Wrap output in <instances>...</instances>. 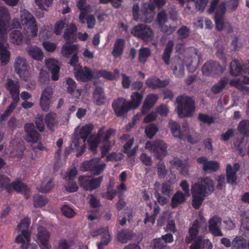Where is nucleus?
I'll use <instances>...</instances> for the list:
<instances>
[{"label":"nucleus","instance_id":"55","mask_svg":"<svg viewBox=\"0 0 249 249\" xmlns=\"http://www.w3.org/2000/svg\"><path fill=\"white\" fill-rule=\"evenodd\" d=\"M150 49L146 47L141 48L139 52V60L141 63H144L151 55Z\"/></svg>","mask_w":249,"mask_h":249},{"label":"nucleus","instance_id":"44","mask_svg":"<svg viewBox=\"0 0 249 249\" xmlns=\"http://www.w3.org/2000/svg\"><path fill=\"white\" fill-rule=\"evenodd\" d=\"M21 21L22 24L30 25L34 24L36 21L34 16L27 10L24 9L20 11Z\"/></svg>","mask_w":249,"mask_h":249},{"label":"nucleus","instance_id":"8","mask_svg":"<svg viewBox=\"0 0 249 249\" xmlns=\"http://www.w3.org/2000/svg\"><path fill=\"white\" fill-rule=\"evenodd\" d=\"M131 33L135 36L145 41L152 39L153 35L151 28L145 24H140L134 26Z\"/></svg>","mask_w":249,"mask_h":249},{"label":"nucleus","instance_id":"22","mask_svg":"<svg viewBox=\"0 0 249 249\" xmlns=\"http://www.w3.org/2000/svg\"><path fill=\"white\" fill-rule=\"evenodd\" d=\"M171 68L173 73L178 77H182L184 74V67L182 59L178 56L173 58Z\"/></svg>","mask_w":249,"mask_h":249},{"label":"nucleus","instance_id":"3","mask_svg":"<svg viewBox=\"0 0 249 249\" xmlns=\"http://www.w3.org/2000/svg\"><path fill=\"white\" fill-rule=\"evenodd\" d=\"M177 112L180 118L189 117L193 115L196 110L193 98L186 94L178 96L176 98Z\"/></svg>","mask_w":249,"mask_h":249},{"label":"nucleus","instance_id":"38","mask_svg":"<svg viewBox=\"0 0 249 249\" xmlns=\"http://www.w3.org/2000/svg\"><path fill=\"white\" fill-rule=\"evenodd\" d=\"M56 118V114L53 112H50L46 115L45 122L50 130H53L54 127H57L58 122Z\"/></svg>","mask_w":249,"mask_h":249},{"label":"nucleus","instance_id":"59","mask_svg":"<svg viewBox=\"0 0 249 249\" xmlns=\"http://www.w3.org/2000/svg\"><path fill=\"white\" fill-rule=\"evenodd\" d=\"M231 85L236 87L238 89L243 92L244 94H249V87L246 86L243 84H240V81L238 80H232L230 82Z\"/></svg>","mask_w":249,"mask_h":249},{"label":"nucleus","instance_id":"25","mask_svg":"<svg viewBox=\"0 0 249 249\" xmlns=\"http://www.w3.org/2000/svg\"><path fill=\"white\" fill-rule=\"evenodd\" d=\"M76 30L77 28L74 24L71 23L67 25L63 35V37L66 41L65 44H71L74 42L76 38L74 33Z\"/></svg>","mask_w":249,"mask_h":249},{"label":"nucleus","instance_id":"18","mask_svg":"<svg viewBox=\"0 0 249 249\" xmlns=\"http://www.w3.org/2000/svg\"><path fill=\"white\" fill-rule=\"evenodd\" d=\"M74 74L76 79L83 82L91 80L96 72L95 70H92L87 67L79 69L74 68Z\"/></svg>","mask_w":249,"mask_h":249},{"label":"nucleus","instance_id":"2","mask_svg":"<svg viewBox=\"0 0 249 249\" xmlns=\"http://www.w3.org/2000/svg\"><path fill=\"white\" fill-rule=\"evenodd\" d=\"M93 128V125L91 124H88L83 126L80 130L79 136L83 142L87 140L90 150L95 155L97 152V148L100 142V137L103 134L105 128H100L96 135H91Z\"/></svg>","mask_w":249,"mask_h":249},{"label":"nucleus","instance_id":"34","mask_svg":"<svg viewBox=\"0 0 249 249\" xmlns=\"http://www.w3.org/2000/svg\"><path fill=\"white\" fill-rule=\"evenodd\" d=\"M135 236L133 231L128 229H123L118 232L117 238L122 244H125Z\"/></svg>","mask_w":249,"mask_h":249},{"label":"nucleus","instance_id":"52","mask_svg":"<svg viewBox=\"0 0 249 249\" xmlns=\"http://www.w3.org/2000/svg\"><path fill=\"white\" fill-rule=\"evenodd\" d=\"M228 82V77H223L219 82L212 87L211 89L212 91L214 94H217L221 92L225 88Z\"/></svg>","mask_w":249,"mask_h":249},{"label":"nucleus","instance_id":"46","mask_svg":"<svg viewBox=\"0 0 249 249\" xmlns=\"http://www.w3.org/2000/svg\"><path fill=\"white\" fill-rule=\"evenodd\" d=\"M237 130L240 134L245 137H249V120L240 121L237 125Z\"/></svg>","mask_w":249,"mask_h":249},{"label":"nucleus","instance_id":"39","mask_svg":"<svg viewBox=\"0 0 249 249\" xmlns=\"http://www.w3.org/2000/svg\"><path fill=\"white\" fill-rule=\"evenodd\" d=\"M106 166V163H101L100 159L94 158L93 168L90 173L94 176L100 175L103 172Z\"/></svg>","mask_w":249,"mask_h":249},{"label":"nucleus","instance_id":"56","mask_svg":"<svg viewBox=\"0 0 249 249\" xmlns=\"http://www.w3.org/2000/svg\"><path fill=\"white\" fill-rule=\"evenodd\" d=\"M174 190V187L172 184L168 182L162 183L160 191L161 193L164 196L169 197L172 195Z\"/></svg>","mask_w":249,"mask_h":249},{"label":"nucleus","instance_id":"19","mask_svg":"<svg viewBox=\"0 0 249 249\" xmlns=\"http://www.w3.org/2000/svg\"><path fill=\"white\" fill-rule=\"evenodd\" d=\"M219 0H212L208 9L209 13H212L215 10V19L222 18V17L225 14L226 10V2H221L217 7Z\"/></svg>","mask_w":249,"mask_h":249},{"label":"nucleus","instance_id":"14","mask_svg":"<svg viewBox=\"0 0 249 249\" xmlns=\"http://www.w3.org/2000/svg\"><path fill=\"white\" fill-rule=\"evenodd\" d=\"M198 163L202 164V169L207 174L216 172L219 169V163L215 160H209L205 157H201L197 159Z\"/></svg>","mask_w":249,"mask_h":249},{"label":"nucleus","instance_id":"11","mask_svg":"<svg viewBox=\"0 0 249 249\" xmlns=\"http://www.w3.org/2000/svg\"><path fill=\"white\" fill-rule=\"evenodd\" d=\"M192 54L191 56L186 57L185 62L188 70L191 71H195L199 63H202L201 54L195 48L191 47L190 49Z\"/></svg>","mask_w":249,"mask_h":249},{"label":"nucleus","instance_id":"36","mask_svg":"<svg viewBox=\"0 0 249 249\" xmlns=\"http://www.w3.org/2000/svg\"><path fill=\"white\" fill-rule=\"evenodd\" d=\"M169 125L171 133L174 137L179 139L184 138V134L181 132L180 124L178 123L173 120H170Z\"/></svg>","mask_w":249,"mask_h":249},{"label":"nucleus","instance_id":"27","mask_svg":"<svg viewBox=\"0 0 249 249\" xmlns=\"http://www.w3.org/2000/svg\"><path fill=\"white\" fill-rule=\"evenodd\" d=\"M158 100V96L156 94H149L145 98L142 108L143 114H146L156 104Z\"/></svg>","mask_w":249,"mask_h":249},{"label":"nucleus","instance_id":"23","mask_svg":"<svg viewBox=\"0 0 249 249\" xmlns=\"http://www.w3.org/2000/svg\"><path fill=\"white\" fill-rule=\"evenodd\" d=\"M45 64L52 73V79L56 81L59 79V71L60 68L58 65V61L53 58H48L45 60Z\"/></svg>","mask_w":249,"mask_h":249},{"label":"nucleus","instance_id":"63","mask_svg":"<svg viewBox=\"0 0 249 249\" xmlns=\"http://www.w3.org/2000/svg\"><path fill=\"white\" fill-rule=\"evenodd\" d=\"M61 212L65 216L69 218H72L76 214L74 211L67 205H65L62 207Z\"/></svg>","mask_w":249,"mask_h":249},{"label":"nucleus","instance_id":"42","mask_svg":"<svg viewBox=\"0 0 249 249\" xmlns=\"http://www.w3.org/2000/svg\"><path fill=\"white\" fill-rule=\"evenodd\" d=\"M54 186L53 182L52 179L50 178H45L42 181L40 185L37 187L38 191L42 193H47L50 191Z\"/></svg>","mask_w":249,"mask_h":249},{"label":"nucleus","instance_id":"31","mask_svg":"<svg viewBox=\"0 0 249 249\" xmlns=\"http://www.w3.org/2000/svg\"><path fill=\"white\" fill-rule=\"evenodd\" d=\"M7 36L3 39L0 38V59L3 64L7 63L9 59L10 53L7 50L8 44L5 42Z\"/></svg>","mask_w":249,"mask_h":249},{"label":"nucleus","instance_id":"24","mask_svg":"<svg viewBox=\"0 0 249 249\" xmlns=\"http://www.w3.org/2000/svg\"><path fill=\"white\" fill-rule=\"evenodd\" d=\"M6 190L10 192L15 190L18 192L23 194L26 198L29 197V189L28 187L20 181H14L7 186Z\"/></svg>","mask_w":249,"mask_h":249},{"label":"nucleus","instance_id":"33","mask_svg":"<svg viewBox=\"0 0 249 249\" xmlns=\"http://www.w3.org/2000/svg\"><path fill=\"white\" fill-rule=\"evenodd\" d=\"M145 83L148 87L155 89L167 86L169 84V81L161 80L157 77H150L146 80Z\"/></svg>","mask_w":249,"mask_h":249},{"label":"nucleus","instance_id":"58","mask_svg":"<svg viewBox=\"0 0 249 249\" xmlns=\"http://www.w3.org/2000/svg\"><path fill=\"white\" fill-rule=\"evenodd\" d=\"M154 194L157 200L156 203L158 202L160 205L163 206L169 202V197L160 193L158 189H155Z\"/></svg>","mask_w":249,"mask_h":249},{"label":"nucleus","instance_id":"47","mask_svg":"<svg viewBox=\"0 0 249 249\" xmlns=\"http://www.w3.org/2000/svg\"><path fill=\"white\" fill-rule=\"evenodd\" d=\"M9 37L11 42L15 45H19L22 43L23 36L19 30H15L12 31Z\"/></svg>","mask_w":249,"mask_h":249},{"label":"nucleus","instance_id":"6","mask_svg":"<svg viewBox=\"0 0 249 249\" xmlns=\"http://www.w3.org/2000/svg\"><path fill=\"white\" fill-rule=\"evenodd\" d=\"M168 21L167 14L165 10H162L157 15L156 21L157 22L160 31L167 35L173 34L177 29V25L171 24L169 25L166 23Z\"/></svg>","mask_w":249,"mask_h":249},{"label":"nucleus","instance_id":"10","mask_svg":"<svg viewBox=\"0 0 249 249\" xmlns=\"http://www.w3.org/2000/svg\"><path fill=\"white\" fill-rule=\"evenodd\" d=\"M128 101L123 98H118L113 101L112 107L117 117L124 116L131 109Z\"/></svg>","mask_w":249,"mask_h":249},{"label":"nucleus","instance_id":"64","mask_svg":"<svg viewBox=\"0 0 249 249\" xmlns=\"http://www.w3.org/2000/svg\"><path fill=\"white\" fill-rule=\"evenodd\" d=\"M94 162V159L83 162L80 166L81 170L83 171H89L91 173Z\"/></svg>","mask_w":249,"mask_h":249},{"label":"nucleus","instance_id":"57","mask_svg":"<svg viewBox=\"0 0 249 249\" xmlns=\"http://www.w3.org/2000/svg\"><path fill=\"white\" fill-rule=\"evenodd\" d=\"M48 202V199L45 196L36 195L34 196V205L35 207H41Z\"/></svg>","mask_w":249,"mask_h":249},{"label":"nucleus","instance_id":"62","mask_svg":"<svg viewBox=\"0 0 249 249\" xmlns=\"http://www.w3.org/2000/svg\"><path fill=\"white\" fill-rule=\"evenodd\" d=\"M77 8L80 12H91L90 6L87 3L86 0H78L76 3Z\"/></svg>","mask_w":249,"mask_h":249},{"label":"nucleus","instance_id":"5","mask_svg":"<svg viewBox=\"0 0 249 249\" xmlns=\"http://www.w3.org/2000/svg\"><path fill=\"white\" fill-rule=\"evenodd\" d=\"M29 224V219L25 218L21 221L17 227V229L21 231V234L17 236L16 241L17 243L22 244V249H27L28 245L30 242V233L27 231Z\"/></svg>","mask_w":249,"mask_h":249},{"label":"nucleus","instance_id":"16","mask_svg":"<svg viewBox=\"0 0 249 249\" xmlns=\"http://www.w3.org/2000/svg\"><path fill=\"white\" fill-rule=\"evenodd\" d=\"M155 6L152 3H144L141 9V20L148 23L152 22L155 15Z\"/></svg>","mask_w":249,"mask_h":249},{"label":"nucleus","instance_id":"7","mask_svg":"<svg viewBox=\"0 0 249 249\" xmlns=\"http://www.w3.org/2000/svg\"><path fill=\"white\" fill-rule=\"evenodd\" d=\"M79 185L85 191H92L98 188L103 180V177L90 178L89 176H80L78 178Z\"/></svg>","mask_w":249,"mask_h":249},{"label":"nucleus","instance_id":"50","mask_svg":"<svg viewBox=\"0 0 249 249\" xmlns=\"http://www.w3.org/2000/svg\"><path fill=\"white\" fill-rule=\"evenodd\" d=\"M216 28L219 31H225L227 33H231L232 29L228 22H225L222 18L215 19Z\"/></svg>","mask_w":249,"mask_h":249},{"label":"nucleus","instance_id":"28","mask_svg":"<svg viewBox=\"0 0 249 249\" xmlns=\"http://www.w3.org/2000/svg\"><path fill=\"white\" fill-rule=\"evenodd\" d=\"M37 238L40 243L42 249H47V245L50 234L44 227H39L37 230Z\"/></svg>","mask_w":249,"mask_h":249},{"label":"nucleus","instance_id":"37","mask_svg":"<svg viewBox=\"0 0 249 249\" xmlns=\"http://www.w3.org/2000/svg\"><path fill=\"white\" fill-rule=\"evenodd\" d=\"M125 44L123 39L118 38L114 43L112 54L116 58L120 57L123 53Z\"/></svg>","mask_w":249,"mask_h":249},{"label":"nucleus","instance_id":"13","mask_svg":"<svg viewBox=\"0 0 249 249\" xmlns=\"http://www.w3.org/2000/svg\"><path fill=\"white\" fill-rule=\"evenodd\" d=\"M202 71L204 75L214 76L222 73L223 69L218 62L212 60L204 64Z\"/></svg>","mask_w":249,"mask_h":249},{"label":"nucleus","instance_id":"49","mask_svg":"<svg viewBox=\"0 0 249 249\" xmlns=\"http://www.w3.org/2000/svg\"><path fill=\"white\" fill-rule=\"evenodd\" d=\"M246 241L242 236L235 237L231 242V249H246Z\"/></svg>","mask_w":249,"mask_h":249},{"label":"nucleus","instance_id":"48","mask_svg":"<svg viewBox=\"0 0 249 249\" xmlns=\"http://www.w3.org/2000/svg\"><path fill=\"white\" fill-rule=\"evenodd\" d=\"M103 234L102 237L101 242L104 243V245L107 246L111 241V237L109 234L107 227L100 228L95 231V235Z\"/></svg>","mask_w":249,"mask_h":249},{"label":"nucleus","instance_id":"15","mask_svg":"<svg viewBox=\"0 0 249 249\" xmlns=\"http://www.w3.org/2000/svg\"><path fill=\"white\" fill-rule=\"evenodd\" d=\"M24 129L26 133L24 139L28 142L36 143L39 141L40 138V134L35 129V125L33 124H26L24 125Z\"/></svg>","mask_w":249,"mask_h":249},{"label":"nucleus","instance_id":"60","mask_svg":"<svg viewBox=\"0 0 249 249\" xmlns=\"http://www.w3.org/2000/svg\"><path fill=\"white\" fill-rule=\"evenodd\" d=\"M18 101H13L8 107L4 112L0 115V122L5 120L8 116L13 111L17 106V103Z\"/></svg>","mask_w":249,"mask_h":249},{"label":"nucleus","instance_id":"20","mask_svg":"<svg viewBox=\"0 0 249 249\" xmlns=\"http://www.w3.org/2000/svg\"><path fill=\"white\" fill-rule=\"evenodd\" d=\"M25 51L29 57L36 61H42L44 53L41 49L36 45L27 44Z\"/></svg>","mask_w":249,"mask_h":249},{"label":"nucleus","instance_id":"29","mask_svg":"<svg viewBox=\"0 0 249 249\" xmlns=\"http://www.w3.org/2000/svg\"><path fill=\"white\" fill-rule=\"evenodd\" d=\"M93 102L97 106H101L107 102L104 89L100 87H96L93 93Z\"/></svg>","mask_w":249,"mask_h":249},{"label":"nucleus","instance_id":"17","mask_svg":"<svg viewBox=\"0 0 249 249\" xmlns=\"http://www.w3.org/2000/svg\"><path fill=\"white\" fill-rule=\"evenodd\" d=\"M28 67L27 61L25 58L20 56L16 57L15 62V71L20 77L25 81L26 80L27 77V70Z\"/></svg>","mask_w":249,"mask_h":249},{"label":"nucleus","instance_id":"26","mask_svg":"<svg viewBox=\"0 0 249 249\" xmlns=\"http://www.w3.org/2000/svg\"><path fill=\"white\" fill-rule=\"evenodd\" d=\"M209 230L214 236H223V233L220 230L221 219L218 217H213L209 220Z\"/></svg>","mask_w":249,"mask_h":249},{"label":"nucleus","instance_id":"1","mask_svg":"<svg viewBox=\"0 0 249 249\" xmlns=\"http://www.w3.org/2000/svg\"><path fill=\"white\" fill-rule=\"evenodd\" d=\"M214 185L213 180L209 177L200 178L198 181L191 185L192 206L198 209L206 196L213 192Z\"/></svg>","mask_w":249,"mask_h":249},{"label":"nucleus","instance_id":"12","mask_svg":"<svg viewBox=\"0 0 249 249\" xmlns=\"http://www.w3.org/2000/svg\"><path fill=\"white\" fill-rule=\"evenodd\" d=\"M230 74L237 76L244 74L249 75V61L241 65L238 60L234 59L230 64Z\"/></svg>","mask_w":249,"mask_h":249},{"label":"nucleus","instance_id":"43","mask_svg":"<svg viewBox=\"0 0 249 249\" xmlns=\"http://www.w3.org/2000/svg\"><path fill=\"white\" fill-rule=\"evenodd\" d=\"M168 12L170 18L172 21L171 24H174L175 25H177V28L181 23L179 18L178 11L174 6H172L168 8Z\"/></svg>","mask_w":249,"mask_h":249},{"label":"nucleus","instance_id":"40","mask_svg":"<svg viewBox=\"0 0 249 249\" xmlns=\"http://www.w3.org/2000/svg\"><path fill=\"white\" fill-rule=\"evenodd\" d=\"M10 145L13 148L11 151V154L13 156L19 157L23 154L24 148L22 142H19L14 140L11 142Z\"/></svg>","mask_w":249,"mask_h":249},{"label":"nucleus","instance_id":"30","mask_svg":"<svg viewBox=\"0 0 249 249\" xmlns=\"http://www.w3.org/2000/svg\"><path fill=\"white\" fill-rule=\"evenodd\" d=\"M188 197L181 191H177L172 196L171 200V206L172 208H177L179 205L183 203Z\"/></svg>","mask_w":249,"mask_h":249},{"label":"nucleus","instance_id":"21","mask_svg":"<svg viewBox=\"0 0 249 249\" xmlns=\"http://www.w3.org/2000/svg\"><path fill=\"white\" fill-rule=\"evenodd\" d=\"M5 87L11 94L13 101H19V84L18 81L8 79L5 84Z\"/></svg>","mask_w":249,"mask_h":249},{"label":"nucleus","instance_id":"61","mask_svg":"<svg viewBox=\"0 0 249 249\" xmlns=\"http://www.w3.org/2000/svg\"><path fill=\"white\" fill-rule=\"evenodd\" d=\"M159 130L157 125L150 124L147 125L145 128V132L149 138H152L156 134Z\"/></svg>","mask_w":249,"mask_h":249},{"label":"nucleus","instance_id":"45","mask_svg":"<svg viewBox=\"0 0 249 249\" xmlns=\"http://www.w3.org/2000/svg\"><path fill=\"white\" fill-rule=\"evenodd\" d=\"M227 182L231 185L236 183L237 175L236 172L233 171L232 169V166L231 164H228L226 168Z\"/></svg>","mask_w":249,"mask_h":249},{"label":"nucleus","instance_id":"35","mask_svg":"<svg viewBox=\"0 0 249 249\" xmlns=\"http://www.w3.org/2000/svg\"><path fill=\"white\" fill-rule=\"evenodd\" d=\"M174 46V42L172 40H168L162 55V59L166 65L170 64V59L173 47Z\"/></svg>","mask_w":249,"mask_h":249},{"label":"nucleus","instance_id":"4","mask_svg":"<svg viewBox=\"0 0 249 249\" xmlns=\"http://www.w3.org/2000/svg\"><path fill=\"white\" fill-rule=\"evenodd\" d=\"M145 149L153 154L154 157L160 161L168 154V145L163 141L157 140L153 142H147Z\"/></svg>","mask_w":249,"mask_h":249},{"label":"nucleus","instance_id":"41","mask_svg":"<svg viewBox=\"0 0 249 249\" xmlns=\"http://www.w3.org/2000/svg\"><path fill=\"white\" fill-rule=\"evenodd\" d=\"M182 130L181 132L184 134V138L187 136L188 140L192 144H195L199 141L200 137L198 135H197L195 139H193L191 135L190 134V129L189 127V124L185 122L182 124Z\"/></svg>","mask_w":249,"mask_h":249},{"label":"nucleus","instance_id":"53","mask_svg":"<svg viewBox=\"0 0 249 249\" xmlns=\"http://www.w3.org/2000/svg\"><path fill=\"white\" fill-rule=\"evenodd\" d=\"M78 48L76 44L71 45L65 44L61 49V53L65 57L68 58L72 52Z\"/></svg>","mask_w":249,"mask_h":249},{"label":"nucleus","instance_id":"32","mask_svg":"<svg viewBox=\"0 0 249 249\" xmlns=\"http://www.w3.org/2000/svg\"><path fill=\"white\" fill-rule=\"evenodd\" d=\"M144 89L141 91L140 92L138 91L133 92L131 95V101H128L131 109H136L140 105L143 99V94Z\"/></svg>","mask_w":249,"mask_h":249},{"label":"nucleus","instance_id":"51","mask_svg":"<svg viewBox=\"0 0 249 249\" xmlns=\"http://www.w3.org/2000/svg\"><path fill=\"white\" fill-rule=\"evenodd\" d=\"M190 29L185 25H182L177 31V38L182 40L188 38L191 34Z\"/></svg>","mask_w":249,"mask_h":249},{"label":"nucleus","instance_id":"54","mask_svg":"<svg viewBox=\"0 0 249 249\" xmlns=\"http://www.w3.org/2000/svg\"><path fill=\"white\" fill-rule=\"evenodd\" d=\"M242 216V223L240 229L242 231H245L244 233H246V231L249 230V210L245 211L241 213Z\"/></svg>","mask_w":249,"mask_h":249},{"label":"nucleus","instance_id":"9","mask_svg":"<svg viewBox=\"0 0 249 249\" xmlns=\"http://www.w3.org/2000/svg\"><path fill=\"white\" fill-rule=\"evenodd\" d=\"M11 18L8 10L4 6H0V38H5L10 27Z\"/></svg>","mask_w":249,"mask_h":249}]
</instances>
